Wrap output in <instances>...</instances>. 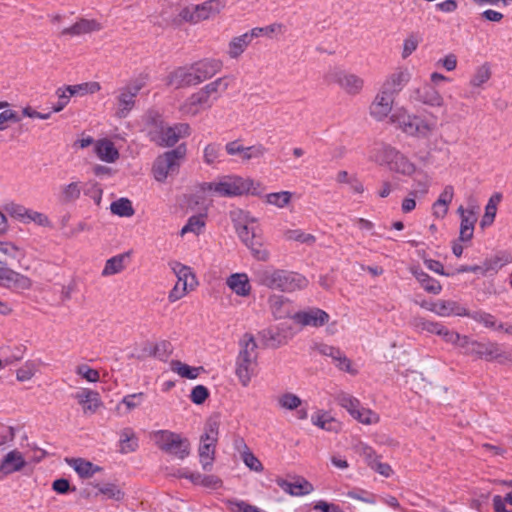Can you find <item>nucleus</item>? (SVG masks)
<instances>
[{
	"instance_id": "nucleus-42",
	"label": "nucleus",
	"mask_w": 512,
	"mask_h": 512,
	"mask_svg": "<svg viewBox=\"0 0 512 512\" xmlns=\"http://www.w3.org/2000/svg\"><path fill=\"white\" fill-rule=\"evenodd\" d=\"M436 335L442 337V339L449 344L457 347H466L470 343V339L465 335H460L456 331L448 329L446 326L441 324L436 331Z\"/></svg>"
},
{
	"instance_id": "nucleus-17",
	"label": "nucleus",
	"mask_w": 512,
	"mask_h": 512,
	"mask_svg": "<svg viewBox=\"0 0 512 512\" xmlns=\"http://www.w3.org/2000/svg\"><path fill=\"white\" fill-rule=\"evenodd\" d=\"M395 99L396 97L380 88L369 105V115L375 121H385L393 110Z\"/></svg>"
},
{
	"instance_id": "nucleus-7",
	"label": "nucleus",
	"mask_w": 512,
	"mask_h": 512,
	"mask_svg": "<svg viewBox=\"0 0 512 512\" xmlns=\"http://www.w3.org/2000/svg\"><path fill=\"white\" fill-rule=\"evenodd\" d=\"M150 437L162 452L174 459L184 460L190 455V441L179 433L169 430H158L152 432Z\"/></svg>"
},
{
	"instance_id": "nucleus-2",
	"label": "nucleus",
	"mask_w": 512,
	"mask_h": 512,
	"mask_svg": "<svg viewBox=\"0 0 512 512\" xmlns=\"http://www.w3.org/2000/svg\"><path fill=\"white\" fill-rule=\"evenodd\" d=\"M253 276L258 285L286 293L303 290L309 283L308 279L300 273L274 266H259L253 270Z\"/></svg>"
},
{
	"instance_id": "nucleus-43",
	"label": "nucleus",
	"mask_w": 512,
	"mask_h": 512,
	"mask_svg": "<svg viewBox=\"0 0 512 512\" xmlns=\"http://www.w3.org/2000/svg\"><path fill=\"white\" fill-rule=\"evenodd\" d=\"M0 256L7 259L20 261L25 258V249L16 242L10 240H0Z\"/></svg>"
},
{
	"instance_id": "nucleus-33",
	"label": "nucleus",
	"mask_w": 512,
	"mask_h": 512,
	"mask_svg": "<svg viewBox=\"0 0 512 512\" xmlns=\"http://www.w3.org/2000/svg\"><path fill=\"white\" fill-rule=\"evenodd\" d=\"M130 256L131 252H125L107 259L101 271V276L110 277L123 272L126 269Z\"/></svg>"
},
{
	"instance_id": "nucleus-55",
	"label": "nucleus",
	"mask_w": 512,
	"mask_h": 512,
	"mask_svg": "<svg viewBox=\"0 0 512 512\" xmlns=\"http://www.w3.org/2000/svg\"><path fill=\"white\" fill-rule=\"evenodd\" d=\"M502 199V195L500 193L493 194L485 207V214L482 219V226L491 224L494 221V218L497 213V206Z\"/></svg>"
},
{
	"instance_id": "nucleus-61",
	"label": "nucleus",
	"mask_w": 512,
	"mask_h": 512,
	"mask_svg": "<svg viewBox=\"0 0 512 512\" xmlns=\"http://www.w3.org/2000/svg\"><path fill=\"white\" fill-rule=\"evenodd\" d=\"M419 43H420V38L417 35L409 34L403 40L401 58L405 60L410 55H412L417 50Z\"/></svg>"
},
{
	"instance_id": "nucleus-24",
	"label": "nucleus",
	"mask_w": 512,
	"mask_h": 512,
	"mask_svg": "<svg viewBox=\"0 0 512 512\" xmlns=\"http://www.w3.org/2000/svg\"><path fill=\"white\" fill-rule=\"evenodd\" d=\"M466 352L478 356L486 361L500 362L502 356V349L497 343H480L470 340V343L465 347Z\"/></svg>"
},
{
	"instance_id": "nucleus-59",
	"label": "nucleus",
	"mask_w": 512,
	"mask_h": 512,
	"mask_svg": "<svg viewBox=\"0 0 512 512\" xmlns=\"http://www.w3.org/2000/svg\"><path fill=\"white\" fill-rule=\"evenodd\" d=\"M491 77V70L488 65L478 67L473 74L470 85L474 88H481Z\"/></svg>"
},
{
	"instance_id": "nucleus-63",
	"label": "nucleus",
	"mask_w": 512,
	"mask_h": 512,
	"mask_svg": "<svg viewBox=\"0 0 512 512\" xmlns=\"http://www.w3.org/2000/svg\"><path fill=\"white\" fill-rule=\"evenodd\" d=\"M5 210L12 218L26 223V217L29 210L28 208L17 203H9L5 206Z\"/></svg>"
},
{
	"instance_id": "nucleus-39",
	"label": "nucleus",
	"mask_w": 512,
	"mask_h": 512,
	"mask_svg": "<svg viewBox=\"0 0 512 512\" xmlns=\"http://www.w3.org/2000/svg\"><path fill=\"white\" fill-rule=\"evenodd\" d=\"M244 245L249 249L251 255L257 261L268 262L270 260L271 253L264 245L261 234L244 243Z\"/></svg>"
},
{
	"instance_id": "nucleus-53",
	"label": "nucleus",
	"mask_w": 512,
	"mask_h": 512,
	"mask_svg": "<svg viewBox=\"0 0 512 512\" xmlns=\"http://www.w3.org/2000/svg\"><path fill=\"white\" fill-rule=\"evenodd\" d=\"M82 185L80 182H71L63 185L60 190V199L64 203L74 202L80 198Z\"/></svg>"
},
{
	"instance_id": "nucleus-45",
	"label": "nucleus",
	"mask_w": 512,
	"mask_h": 512,
	"mask_svg": "<svg viewBox=\"0 0 512 512\" xmlns=\"http://www.w3.org/2000/svg\"><path fill=\"white\" fill-rule=\"evenodd\" d=\"M110 211L118 217L130 218L135 214V209L130 199L121 197L110 204Z\"/></svg>"
},
{
	"instance_id": "nucleus-36",
	"label": "nucleus",
	"mask_w": 512,
	"mask_h": 512,
	"mask_svg": "<svg viewBox=\"0 0 512 512\" xmlns=\"http://www.w3.org/2000/svg\"><path fill=\"white\" fill-rule=\"evenodd\" d=\"M311 422L318 428L328 432H338L341 429V424L328 412L318 410L311 416Z\"/></svg>"
},
{
	"instance_id": "nucleus-21",
	"label": "nucleus",
	"mask_w": 512,
	"mask_h": 512,
	"mask_svg": "<svg viewBox=\"0 0 512 512\" xmlns=\"http://www.w3.org/2000/svg\"><path fill=\"white\" fill-rule=\"evenodd\" d=\"M330 316L320 308H309L299 311L292 316V320L303 327L310 326L314 328L322 327L328 323Z\"/></svg>"
},
{
	"instance_id": "nucleus-12",
	"label": "nucleus",
	"mask_w": 512,
	"mask_h": 512,
	"mask_svg": "<svg viewBox=\"0 0 512 512\" xmlns=\"http://www.w3.org/2000/svg\"><path fill=\"white\" fill-rule=\"evenodd\" d=\"M230 217L243 244L261 234L258 219L250 212L237 209L230 213Z\"/></svg>"
},
{
	"instance_id": "nucleus-11",
	"label": "nucleus",
	"mask_w": 512,
	"mask_h": 512,
	"mask_svg": "<svg viewBox=\"0 0 512 512\" xmlns=\"http://www.w3.org/2000/svg\"><path fill=\"white\" fill-rule=\"evenodd\" d=\"M169 265L177 278L174 287L168 294L169 302L174 303L184 298L189 292L195 290L198 286V281L195 273L189 266L177 261L171 262Z\"/></svg>"
},
{
	"instance_id": "nucleus-47",
	"label": "nucleus",
	"mask_w": 512,
	"mask_h": 512,
	"mask_svg": "<svg viewBox=\"0 0 512 512\" xmlns=\"http://www.w3.org/2000/svg\"><path fill=\"white\" fill-rule=\"evenodd\" d=\"M145 399V395L143 392H137L133 394L126 395L122 398V400L117 404L116 410L119 413H127L137 407H139Z\"/></svg>"
},
{
	"instance_id": "nucleus-31",
	"label": "nucleus",
	"mask_w": 512,
	"mask_h": 512,
	"mask_svg": "<svg viewBox=\"0 0 512 512\" xmlns=\"http://www.w3.org/2000/svg\"><path fill=\"white\" fill-rule=\"evenodd\" d=\"M169 368L173 373L187 380H196L207 373L203 366H191L180 360H171Z\"/></svg>"
},
{
	"instance_id": "nucleus-10",
	"label": "nucleus",
	"mask_w": 512,
	"mask_h": 512,
	"mask_svg": "<svg viewBox=\"0 0 512 512\" xmlns=\"http://www.w3.org/2000/svg\"><path fill=\"white\" fill-rule=\"evenodd\" d=\"M325 79L330 84H336L346 95L355 97L365 88V80L356 73L341 67H331L325 73Z\"/></svg>"
},
{
	"instance_id": "nucleus-30",
	"label": "nucleus",
	"mask_w": 512,
	"mask_h": 512,
	"mask_svg": "<svg viewBox=\"0 0 512 512\" xmlns=\"http://www.w3.org/2000/svg\"><path fill=\"white\" fill-rule=\"evenodd\" d=\"M75 398L85 414H94L102 404L99 394L87 388L77 392Z\"/></svg>"
},
{
	"instance_id": "nucleus-5",
	"label": "nucleus",
	"mask_w": 512,
	"mask_h": 512,
	"mask_svg": "<svg viewBox=\"0 0 512 512\" xmlns=\"http://www.w3.org/2000/svg\"><path fill=\"white\" fill-rule=\"evenodd\" d=\"M220 418L218 415L210 416L203 428V432L200 435L198 454L202 468L205 471H209L212 468L216 445L219 437Z\"/></svg>"
},
{
	"instance_id": "nucleus-35",
	"label": "nucleus",
	"mask_w": 512,
	"mask_h": 512,
	"mask_svg": "<svg viewBox=\"0 0 512 512\" xmlns=\"http://www.w3.org/2000/svg\"><path fill=\"white\" fill-rule=\"evenodd\" d=\"M277 484L283 491L292 496H303L313 492V485L304 478L292 483L283 479H278Z\"/></svg>"
},
{
	"instance_id": "nucleus-32",
	"label": "nucleus",
	"mask_w": 512,
	"mask_h": 512,
	"mask_svg": "<svg viewBox=\"0 0 512 512\" xmlns=\"http://www.w3.org/2000/svg\"><path fill=\"white\" fill-rule=\"evenodd\" d=\"M227 287L240 297H248L251 294V284L246 273H233L226 279Z\"/></svg>"
},
{
	"instance_id": "nucleus-9",
	"label": "nucleus",
	"mask_w": 512,
	"mask_h": 512,
	"mask_svg": "<svg viewBox=\"0 0 512 512\" xmlns=\"http://www.w3.org/2000/svg\"><path fill=\"white\" fill-rule=\"evenodd\" d=\"M186 152L185 144H181L177 148L158 156L152 167L154 179L163 183L168 176L176 174L186 156Z\"/></svg>"
},
{
	"instance_id": "nucleus-34",
	"label": "nucleus",
	"mask_w": 512,
	"mask_h": 512,
	"mask_svg": "<svg viewBox=\"0 0 512 512\" xmlns=\"http://www.w3.org/2000/svg\"><path fill=\"white\" fill-rule=\"evenodd\" d=\"M66 462L83 479H89L102 470L100 466L83 458L67 459Z\"/></svg>"
},
{
	"instance_id": "nucleus-25",
	"label": "nucleus",
	"mask_w": 512,
	"mask_h": 512,
	"mask_svg": "<svg viewBox=\"0 0 512 512\" xmlns=\"http://www.w3.org/2000/svg\"><path fill=\"white\" fill-rule=\"evenodd\" d=\"M198 85L211 79L222 69V62L213 58H205L191 65Z\"/></svg>"
},
{
	"instance_id": "nucleus-13",
	"label": "nucleus",
	"mask_w": 512,
	"mask_h": 512,
	"mask_svg": "<svg viewBox=\"0 0 512 512\" xmlns=\"http://www.w3.org/2000/svg\"><path fill=\"white\" fill-rule=\"evenodd\" d=\"M190 134L191 127L188 123H176L172 126H161L152 133L151 139L161 147H172Z\"/></svg>"
},
{
	"instance_id": "nucleus-49",
	"label": "nucleus",
	"mask_w": 512,
	"mask_h": 512,
	"mask_svg": "<svg viewBox=\"0 0 512 512\" xmlns=\"http://www.w3.org/2000/svg\"><path fill=\"white\" fill-rule=\"evenodd\" d=\"M70 96H84L87 94H95L101 90V85L96 81L85 82L77 85L65 86Z\"/></svg>"
},
{
	"instance_id": "nucleus-46",
	"label": "nucleus",
	"mask_w": 512,
	"mask_h": 512,
	"mask_svg": "<svg viewBox=\"0 0 512 512\" xmlns=\"http://www.w3.org/2000/svg\"><path fill=\"white\" fill-rule=\"evenodd\" d=\"M120 452L127 454L134 452L138 448V439L131 428H125L120 432L119 440Z\"/></svg>"
},
{
	"instance_id": "nucleus-1",
	"label": "nucleus",
	"mask_w": 512,
	"mask_h": 512,
	"mask_svg": "<svg viewBox=\"0 0 512 512\" xmlns=\"http://www.w3.org/2000/svg\"><path fill=\"white\" fill-rule=\"evenodd\" d=\"M261 182L237 174L218 176L213 181L203 182L200 191L210 197L234 198L243 195L260 196L264 193Z\"/></svg>"
},
{
	"instance_id": "nucleus-6",
	"label": "nucleus",
	"mask_w": 512,
	"mask_h": 512,
	"mask_svg": "<svg viewBox=\"0 0 512 512\" xmlns=\"http://www.w3.org/2000/svg\"><path fill=\"white\" fill-rule=\"evenodd\" d=\"M403 133L418 138L429 137L436 129V123L416 114L409 113L405 108L399 109L390 117Z\"/></svg>"
},
{
	"instance_id": "nucleus-28",
	"label": "nucleus",
	"mask_w": 512,
	"mask_h": 512,
	"mask_svg": "<svg viewBox=\"0 0 512 512\" xmlns=\"http://www.w3.org/2000/svg\"><path fill=\"white\" fill-rule=\"evenodd\" d=\"M256 30H250L242 35L233 37L227 46V55L230 59H238L248 48L254 38H257Z\"/></svg>"
},
{
	"instance_id": "nucleus-37",
	"label": "nucleus",
	"mask_w": 512,
	"mask_h": 512,
	"mask_svg": "<svg viewBox=\"0 0 512 512\" xmlns=\"http://www.w3.org/2000/svg\"><path fill=\"white\" fill-rule=\"evenodd\" d=\"M94 151L97 157L104 162L114 163L119 158V152L113 142L102 139L95 143Z\"/></svg>"
},
{
	"instance_id": "nucleus-52",
	"label": "nucleus",
	"mask_w": 512,
	"mask_h": 512,
	"mask_svg": "<svg viewBox=\"0 0 512 512\" xmlns=\"http://www.w3.org/2000/svg\"><path fill=\"white\" fill-rule=\"evenodd\" d=\"M509 262L508 258L502 256H493L491 258L486 259L482 267V276H492L495 275L503 266H505Z\"/></svg>"
},
{
	"instance_id": "nucleus-22",
	"label": "nucleus",
	"mask_w": 512,
	"mask_h": 512,
	"mask_svg": "<svg viewBox=\"0 0 512 512\" xmlns=\"http://www.w3.org/2000/svg\"><path fill=\"white\" fill-rule=\"evenodd\" d=\"M225 150L228 155H239L242 161H249L251 159L262 158L267 149L262 144L245 147L240 141H230L225 145Z\"/></svg>"
},
{
	"instance_id": "nucleus-4",
	"label": "nucleus",
	"mask_w": 512,
	"mask_h": 512,
	"mask_svg": "<svg viewBox=\"0 0 512 512\" xmlns=\"http://www.w3.org/2000/svg\"><path fill=\"white\" fill-rule=\"evenodd\" d=\"M370 161L379 166L386 167L390 172L404 176L413 177L418 167L407 155L390 145L375 147L369 157Z\"/></svg>"
},
{
	"instance_id": "nucleus-38",
	"label": "nucleus",
	"mask_w": 512,
	"mask_h": 512,
	"mask_svg": "<svg viewBox=\"0 0 512 512\" xmlns=\"http://www.w3.org/2000/svg\"><path fill=\"white\" fill-rule=\"evenodd\" d=\"M294 193L291 191H279L267 194H261L259 197L263 198L266 205L273 206L278 209L288 208L292 202Z\"/></svg>"
},
{
	"instance_id": "nucleus-26",
	"label": "nucleus",
	"mask_w": 512,
	"mask_h": 512,
	"mask_svg": "<svg viewBox=\"0 0 512 512\" xmlns=\"http://www.w3.org/2000/svg\"><path fill=\"white\" fill-rule=\"evenodd\" d=\"M27 465L24 455L14 449L9 451L0 463V480L6 476L23 470Z\"/></svg>"
},
{
	"instance_id": "nucleus-3",
	"label": "nucleus",
	"mask_w": 512,
	"mask_h": 512,
	"mask_svg": "<svg viewBox=\"0 0 512 512\" xmlns=\"http://www.w3.org/2000/svg\"><path fill=\"white\" fill-rule=\"evenodd\" d=\"M229 76H222L209 82L202 88L189 95L179 106V112L184 117H196L201 112L212 108L230 86Z\"/></svg>"
},
{
	"instance_id": "nucleus-16",
	"label": "nucleus",
	"mask_w": 512,
	"mask_h": 512,
	"mask_svg": "<svg viewBox=\"0 0 512 512\" xmlns=\"http://www.w3.org/2000/svg\"><path fill=\"white\" fill-rule=\"evenodd\" d=\"M412 72L404 65L397 66L384 79L381 89L396 97L411 81Z\"/></svg>"
},
{
	"instance_id": "nucleus-19",
	"label": "nucleus",
	"mask_w": 512,
	"mask_h": 512,
	"mask_svg": "<svg viewBox=\"0 0 512 512\" xmlns=\"http://www.w3.org/2000/svg\"><path fill=\"white\" fill-rule=\"evenodd\" d=\"M312 350L323 356L332 358L340 370H343L352 375L358 373V368L338 348L324 343H315L312 346Z\"/></svg>"
},
{
	"instance_id": "nucleus-56",
	"label": "nucleus",
	"mask_w": 512,
	"mask_h": 512,
	"mask_svg": "<svg viewBox=\"0 0 512 512\" xmlns=\"http://www.w3.org/2000/svg\"><path fill=\"white\" fill-rule=\"evenodd\" d=\"M221 146L217 143H209L203 150V161L209 166H214L221 162Z\"/></svg>"
},
{
	"instance_id": "nucleus-23",
	"label": "nucleus",
	"mask_w": 512,
	"mask_h": 512,
	"mask_svg": "<svg viewBox=\"0 0 512 512\" xmlns=\"http://www.w3.org/2000/svg\"><path fill=\"white\" fill-rule=\"evenodd\" d=\"M166 84L174 89L198 85L192 66L178 67L166 77Z\"/></svg>"
},
{
	"instance_id": "nucleus-60",
	"label": "nucleus",
	"mask_w": 512,
	"mask_h": 512,
	"mask_svg": "<svg viewBox=\"0 0 512 512\" xmlns=\"http://www.w3.org/2000/svg\"><path fill=\"white\" fill-rule=\"evenodd\" d=\"M75 372L82 380L87 382L96 383L101 381L100 372L87 364L78 365Z\"/></svg>"
},
{
	"instance_id": "nucleus-41",
	"label": "nucleus",
	"mask_w": 512,
	"mask_h": 512,
	"mask_svg": "<svg viewBox=\"0 0 512 512\" xmlns=\"http://www.w3.org/2000/svg\"><path fill=\"white\" fill-rule=\"evenodd\" d=\"M239 346L240 349L238 358H243L244 361H247L246 359L257 361L258 345L255 338L251 334H244L239 342Z\"/></svg>"
},
{
	"instance_id": "nucleus-44",
	"label": "nucleus",
	"mask_w": 512,
	"mask_h": 512,
	"mask_svg": "<svg viewBox=\"0 0 512 512\" xmlns=\"http://www.w3.org/2000/svg\"><path fill=\"white\" fill-rule=\"evenodd\" d=\"M237 357L236 362V375L239 381L247 383L252 380L253 375L256 373L257 361Z\"/></svg>"
},
{
	"instance_id": "nucleus-29",
	"label": "nucleus",
	"mask_w": 512,
	"mask_h": 512,
	"mask_svg": "<svg viewBox=\"0 0 512 512\" xmlns=\"http://www.w3.org/2000/svg\"><path fill=\"white\" fill-rule=\"evenodd\" d=\"M277 405L280 409L286 411L297 410V418L300 420H305L308 417L307 410L305 408H300L302 405V400L296 394L293 393H283L277 396L276 398Z\"/></svg>"
},
{
	"instance_id": "nucleus-57",
	"label": "nucleus",
	"mask_w": 512,
	"mask_h": 512,
	"mask_svg": "<svg viewBox=\"0 0 512 512\" xmlns=\"http://www.w3.org/2000/svg\"><path fill=\"white\" fill-rule=\"evenodd\" d=\"M205 226V220L203 215L191 216L187 223L182 227L180 235L184 236L187 233H193L199 235Z\"/></svg>"
},
{
	"instance_id": "nucleus-62",
	"label": "nucleus",
	"mask_w": 512,
	"mask_h": 512,
	"mask_svg": "<svg viewBox=\"0 0 512 512\" xmlns=\"http://www.w3.org/2000/svg\"><path fill=\"white\" fill-rule=\"evenodd\" d=\"M412 325L415 329L419 331H427L431 334H436L441 323L427 320L423 317H414L412 320Z\"/></svg>"
},
{
	"instance_id": "nucleus-14",
	"label": "nucleus",
	"mask_w": 512,
	"mask_h": 512,
	"mask_svg": "<svg viewBox=\"0 0 512 512\" xmlns=\"http://www.w3.org/2000/svg\"><path fill=\"white\" fill-rule=\"evenodd\" d=\"M337 401L341 407L357 421L365 425H372L379 422V416L372 410L362 407L359 400L349 394H340Z\"/></svg>"
},
{
	"instance_id": "nucleus-27",
	"label": "nucleus",
	"mask_w": 512,
	"mask_h": 512,
	"mask_svg": "<svg viewBox=\"0 0 512 512\" xmlns=\"http://www.w3.org/2000/svg\"><path fill=\"white\" fill-rule=\"evenodd\" d=\"M431 309L433 313L440 317L470 316V311L465 306L454 300H437L435 301L434 307Z\"/></svg>"
},
{
	"instance_id": "nucleus-58",
	"label": "nucleus",
	"mask_w": 512,
	"mask_h": 512,
	"mask_svg": "<svg viewBox=\"0 0 512 512\" xmlns=\"http://www.w3.org/2000/svg\"><path fill=\"white\" fill-rule=\"evenodd\" d=\"M477 221L476 214L466 215L461 220L459 239L461 241H469L473 237L474 225Z\"/></svg>"
},
{
	"instance_id": "nucleus-64",
	"label": "nucleus",
	"mask_w": 512,
	"mask_h": 512,
	"mask_svg": "<svg viewBox=\"0 0 512 512\" xmlns=\"http://www.w3.org/2000/svg\"><path fill=\"white\" fill-rule=\"evenodd\" d=\"M37 372V365L33 362H26L16 372V378L20 382L30 381Z\"/></svg>"
},
{
	"instance_id": "nucleus-48",
	"label": "nucleus",
	"mask_w": 512,
	"mask_h": 512,
	"mask_svg": "<svg viewBox=\"0 0 512 512\" xmlns=\"http://www.w3.org/2000/svg\"><path fill=\"white\" fill-rule=\"evenodd\" d=\"M413 274L421 284L423 289L428 293L438 295L442 291V286L439 281L434 278H431L428 274L423 271L413 270Z\"/></svg>"
},
{
	"instance_id": "nucleus-50",
	"label": "nucleus",
	"mask_w": 512,
	"mask_h": 512,
	"mask_svg": "<svg viewBox=\"0 0 512 512\" xmlns=\"http://www.w3.org/2000/svg\"><path fill=\"white\" fill-rule=\"evenodd\" d=\"M196 11L199 22H202L216 16L220 12V3L217 0L206 1L196 5Z\"/></svg>"
},
{
	"instance_id": "nucleus-54",
	"label": "nucleus",
	"mask_w": 512,
	"mask_h": 512,
	"mask_svg": "<svg viewBox=\"0 0 512 512\" xmlns=\"http://www.w3.org/2000/svg\"><path fill=\"white\" fill-rule=\"evenodd\" d=\"M284 238L288 241H295L309 246L316 242V237L313 234L306 233L301 229H289L285 231Z\"/></svg>"
},
{
	"instance_id": "nucleus-51",
	"label": "nucleus",
	"mask_w": 512,
	"mask_h": 512,
	"mask_svg": "<svg viewBox=\"0 0 512 512\" xmlns=\"http://www.w3.org/2000/svg\"><path fill=\"white\" fill-rule=\"evenodd\" d=\"M476 322L483 324L486 328L494 330H504V324L499 322L495 316L490 313L477 311L470 313V316Z\"/></svg>"
},
{
	"instance_id": "nucleus-18",
	"label": "nucleus",
	"mask_w": 512,
	"mask_h": 512,
	"mask_svg": "<svg viewBox=\"0 0 512 512\" xmlns=\"http://www.w3.org/2000/svg\"><path fill=\"white\" fill-rule=\"evenodd\" d=\"M103 23L96 18L79 17L70 26L63 28L60 31L61 36L80 37L93 33H98L103 30Z\"/></svg>"
},
{
	"instance_id": "nucleus-20",
	"label": "nucleus",
	"mask_w": 512,
	"mask_h": 512,
	"mask_svg": "<svg viewBox=\"0 0 512 512\" xmlns=\"http://www.w3.org/2000/svg\"><path fill=\"white\" fill-rule=\"evenodd\" d=\"M413 98L418 103L427 107L443 108L445 106L443 95L430 83H425L421 87L416 88L413 91Z\"/></svg>"
},
{
	"instance_id": "nucleus-8",
	"label": "nucleus",
	"mask_w": 512,
	"mask_h": 512,
	"mask_svg": "<svg viewBox=\"0 0 512 512\" xmlns=\"http://www.w3.org/2000/svg\"><path fill=\"white\" fill-rule=\"evenodd\" d=\"M146 85L144 77L132 79L126 85L120 87L115 94L113 104L114 116L118 119H124L129 116L136 105L138 93Z\"/></svg>"
},
{
	"instance_id": "nucleus-40",
	"label": "nucleus",
	"mask_w": 512,
	"mask_h": 512,
	"mask_svg": "<svg viewBox=\"0 0 512 512\" xmlns=\"http://www.w3.org/2000/svg\"><path fill=\"white\" fill-rule=\"evenodd\" d=\"M244 245L249 249L251 255L257 261L268 262L270 260L271 253L264 245L261 234L244 243Z\"/></svg>"
},
{
	"instance_id": "nucleus-15",
	"label": "nucleus",
	"mask_w": 512,
	"mask_h": 512,
	"mask_svg": "<svg viewBox=\"0 0 512 512\" xmlns=\"http://www.w3.org/2000/svg\"><path fill=\"white\" fill-rule=\"evenodd\" d=\"M0 285L11 288L16 291H28L33 287V281L27 275H24L0 259Z\"/></svg>"
}]
</instances>
